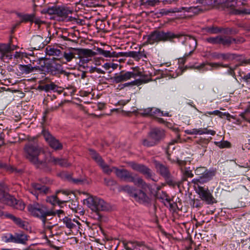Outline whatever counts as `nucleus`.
Here are the masks:
<instances>
[{
    "label": "nucleus",
    "instance_id": "obj_41",
    "mask_svg": "<svg viewBox=\"0 0 250 250\" xmlns=\"http://www.w3.org/2000/svg\"><path fill=\"white\" fill-rule=\"evenodd\" d=\"M98 165L102 168L104 172L106 174H110L113 171H114V169L113 168V167L110 168L109 166L105 164L103 160Z\"/></svg>",
    "mask_w": 250,
    "mask_h": 250
},
{
    "label": "nucleus",
    "instance_id": "obj_7",
    "mask_svg": "<svg viewBox=\"0 0 250 250\" xmlns=\"http://www.w3.org/2000/svg\"><path fill=\"white\" fill-rule=\"evenodd\" d=\"M27 209L31 215L44 221L45 218L50 216L54 212L49 209L45 205L34 202L29 204Z\"/></svg>",
    "mask_w": 250,
    "mask_h": 250
},
{
    "label": "nucleus",
    "instance_id": "obj_22",
    "mask_svg": "<svg viewBox=\"0 0 250 250\" xmlns=\"http://www.w3.org/2000/svg\"><path fill=\"white\" fill-rule=\"evenodd\" d=\"M155 167L157 172L164 178H168L170 176L168 168L165 165L158 162H155Z\"/></svg>",
    "mask_w": 250,
    "mask_h": 250
},
{
    "label": "nucleus",
    "instance_id": "obj_9",
    "mask_svg": "<svg viewBox=\"0 0 250 250\" xmlns=\"http://www.w3.org/2000/svg\"><path fill=\"white\" fill-rule=\"evenodd\" d=\"M82 193L88 196L86 199L83 200L84 203L93 211H97L107 209L106 203L103 199L89 195L85 192H83Z\"/></svg>",
    "mask_w": 250,
    "mask_h": 250
},
{
    "label": "nucleus",
    "instance_id": "obj_36",
    "mask_svg": "<svg viewBox=\"0 0 250 250\" xmlns=\"http://www.w3.org/2000/svg\"><path fill=\"white\" fill-rule=\"evenodd\" d=\"M142 144L144 146L146 147H151L157 144L152 138L149 133H148L147 138L142 140Z\"/></svg>",
    "mask_w": 250,
    "mask_h": 250
},
{
    "label": "nucleus",
    "instance_id": "obj_57",
    "mask_svg": "<svg viewBox=\"0 0 250 250\" xmlns=\"http://www.w3.org/2000/svg\"><path fill=\"white\" fill-rule=\"evenodd\" d=\"M185 132L188 135H197V129H187L185 131Z\"/></svg>",
    "mask_w": 250,
    "mask_h": 250
},
{
    "label": "nucleus",
    "instance_id": "obj_17",
    "mask_svg": "<svg viewBox=\"0 0 250 250\" xmlns=\"http://www.w3.org/2000/svg\"><path fill=\"white\" fill-rule=\"evenodd\" d=\"M39 66H32L31 64H19L18 65V75L21 76L23 74H28L34 70H40Z\"/></svg>",
    "mask_w": 250,
    "mask_h": 250
},
{
    "label": "nucleus",
    "instance_id": "obj_1",
    "mask_svg": "<svg viewBox=\"0 0 250 250\" xmlns=\"http://www.w3.org/2000/svg\"><path fill=\"white\" fill-rule=\"evenodd\" d=\"M24 151L25 158L37 166L45 163V159L41 158L42 155H44V153L37 145L28 143L25 145Z\"/></svg>",
    "mask_w": 250,
    "mask_h": 250
},
{
    "label": "nucleus",
    "instance_id": "obj_3",
    "mask_svg": "<svg viewBox=\"0 0 250 250\" xmlns=\"http://www.w3.org/2000/svg\"><path fill=\"white\" fill-rule=\"evenodd\" d=\"M96 51L97 52H95L91 49L85 48L78 49L79 65L84 67V65L91 61L92 58L97 54L102 55L106 58H111L112 56L110 51L104 50L101 48L97 47Z\"/></svg>",
    "mask_w": 250,
    "mask_h": 250
},
{
    "label": "nucleus",
    "instance_id": "obj_27",
    "mask_svg": "<svg viewBox=\"0 0 250 250\" xmlns=\"http://www.w3.org/2000/svg\"><path fill=\"white\" fill-rule=\"evenodd\" d=\"M59 194L48 196L46 198V201L53 205L56 204L61 206L62 204L66 203L69 201V198H67L65 200H60L59 197Z\"/></svg>",
    "mask_w": 250,
    "mask_h": 250
},
{
    "label": "nucleus",
    "instance_id": "obj_44",
    "mask_svg": "<svg viewBox=\"0 0 250 250\" xmlns=\"http://www.w3.org/2000/svg\"><path fill=\"white\" fill-rule=\"evenodd\" d=\"M220 35L216 37H211L205 39V41L212 44H219Z\"/></svg>",
    "mask_w": 250,
    "mask_h": 250
},
{
    "label": "nucleus",
    "instance_id": "obj_52",
    "mask_svg": "<svg viewBox=\"0 0 250 250\" xmlns=\"http://www.w3.org/2000/svg\"><path fill=\"white\" fill-rule=\"evenodd\" d=\"M50 210L54 212L53 214L50 215V216H55L57 215L60 219H61V218L64 215V212L62 210L59 209L54 210L52 209H50Z\"/></svg>",
    "mask_w": 250,
    "mask_h": 250
},
{
    "label": "nucleus",
    "instance_id": "obj_43",
    "mask_svg": "<svg viewBox=\"0 0 250 250\" xmlns=\"http://www.w3.org/2000/svg\"><path fill=\"white\" fill-rule=\"evenodd\" d=\"M89 151L90 156L98 163V164L103 160L99 154L95 150L93 149H89Z\"/></svg>",
    "mask_w": 250,
    "mask_h": 250
},
{
    "label": "nucleus",
    "instance_id": "obj_28",
    "mask_svg": "<svg viewBox=\"0 0 250 250\" xmlns=\"http://www.w3.org/2000/svg\"><path fill=\"white\" fill-rule=\"evenodd\" d=\"M48 72L53 75L62 73V66L58 63H51L48 67Z\"/></svg>",
    "mask_w": 250,
    "mask_h": 250
},
{
    "label": "nucleus",
    "instance_id": "obj_30",
    "mask_svg": "<svg viewBox=\"0 0 250 250\" xmlns=\"http://www.w3.org/2000/svg\"><path fill=\"white\" fill-rule=\"evenodd\" d=\"M197 3L201 4L206 9L216 8V0H197Z\"/></svg>",
    "mask_w": 250,
    "mask_h": 250
},
{
    "label": "nucleus",
    "instance_id": "obj_45",
    "mask_svg": "<svg viewBox=\"0 0 250 250\" xmlns=\"http://www.w3.org/2000/svg\"><path fill=\"white\" fill-rule=\"evenodd\" d=\"M60 88L58 85L51 83L49 84H46L43 86V90L45 91H48L49 90H53L54 91H57V89Z\"/></svg>",
    "mask_w": 250,
    "mask_h": 250
},
{
    "label": "nucleus",
    "instance_id": "obj_39",
    "mask_svg": "<svg viewBox=\"0 0 250 250\" xmlns=\"http://www.w3.org/2000/svg\"><path fill=\"white\" fill-rule=\"evenodd\" d=\"M63 104V102H61L60 103H59L57 104H55L54 106H52L50 107H47L45 109L44 113H43V117L44 118L46 117V116L49 113L51 112H54L55 111H57L59 107L62 106Z\"/></svg>",
    "mask_w": 250,
    "mask_h": 250
},
{
    "label": "nucleus",
    "instance_id": "obj_16",
    "mask_svg": "<svg viewBox=\"0 0 250 250\" xmlns=\"http://www.w3.org/2000/svg\"><path fill=\"white\" fill-rule=\"evenodd\" d=\"M62 221L66 227L72 230L78 231L80 228L81 223L77 219L64 217L62 218Z\"/></svg>",
    "mask_w": 250,
    "mask_h": 250
},
{
    "label": "nucleus",
    "instance_id": "obj_10",
    "mask_svg": "<svg viewBox=\"0 0 250 250\" xmlns=\"http://www.w3.org/2000/svg\"><path fill=\"white\" fill-rule=\"evenodd\" d=\"M194 188L199 197L207 204L212 205L216 203V201L207 187L205 188L200 186L198 187H194Z\"/></svg>",
    "mask_w": 250,
    "mask_h": 250
},
{
    "label": "nucleus",
    "instance_id": "obj_26",
    "mask_svg": "<svg viewBox=\"0 0 250 250\" xmlns=\"http://www.w3.org/2000/svg\"><path fill=\"white\" fill-rule=\"evenodd\" d=\"M49 162L54 165H59L61 167H67L71 165V163L66 159L55 158L53 156L50 157Z\"/></svg>",
    "mask_w": 250,
    "mask_h": 250
},
{
    "label": "nucleus",
    "instance_id": "obj_11",
    "mask_svg": "<svg viewBox=\"0 0 250 250\" xmlns=\"http://www.w3.org/2000/svg\"><path fill=\"white\" fill-rule=\"evenodd\" d=\"M138 76V75L134 71H126L125 72L122 71L119 73L115 74L110 78V80L113 83H118L129 80L131 78H135Z\"/></svg>",
    "mask_w": 250,
    "mask_h": 250
},
{
    "label": "nucleus",
    "instance_id": "obj_49",
    "mask_svg": "<svg viewBox=\"0 0 250 250\" xmlns=\"http://www.w3.org/2000/svg\"><path fill=\"white\" fill-rule=\"evenodd\" d=\"M215 144L221 148L230 147V143L227 141L223 142H215Z\"/></svg>",
    "mask_w": 250,
    "mask_h": 250
},
{
    "label": "nucleus",
    "instance_id": "obj_59",
    "mask_svg": "<svg viewBox=\"0 0 250 250\" xmlns=\"http://www.w3.org/2000/svg\"><path fill=\"white\" fill-rule=\"evenodd\" d=\"M234 41H232V43L240 44L245 42V39L242 37H238L237 38H233Z\"/></svg>",
    "mask_w": 250,
    "mask_h": 250
},
{
    "label": "nucleus",
    "instance_id": "obj_14",
    "mask_svg": "<svg viewBox=\"0 0 250 250\" xmlns=\"http://www.w3.org/2000/svg\"><path fill=\"white\" fill-rule=\"evenodd\" d=\"M129 166L132 169L144 175L146 178L151 179L154 174L151 170L144 165L132 162Z\"/></svg>",
    "mask_w": 250,
    "mask_h": 250
},
{
    "label": "nucleus",
    "instance_id": "obj_29",
    "mask_svg": "<svg viewBox=\"0 0 250 250\" xmlns=\"http://www.w3.org/2000/svg\"><path fill=\"white\" fill-rule=\"evenodd\" d=\"M15 243L25 244L28 240V237L24 233H16L14 235Z\"/></svg>",
    "mask_w": 250,
    "mask_h": 250
},
{
    "label": "nucleus",
    "instance_id": "obj_54",
    "mask_svg": "<svg viewBox=\"0 0 250 250\" xmlns=\"http://www.w3.org/2000/svg\"><path fill=\"white\" fill-rule=\"evenodd\" d=\"M165 179H166L167 184L170 186L174 187L176 186H179L178 183L173 179H171L170 176H169L168 178Z\"/></svg>",
    "mask_w": 250,
    "mask_h": 250
},
{
    "label": "nucleus",
    "instance_id": "obj_13",
    "mask_svg": "<svg viewBox=\"0 0 250 250\" xmlns=\"http://www.w3.org/2000/svg\"><path fill=\"white\" fill-rule=\"evenodd\" d=\"M28 191L34 195L36 199H38L40 194H46L49 191V188L45 186H42L40 184L33 183L31 187L28 188Z\"/></svg>",
    "mask_w": 250,
    "mask_h": 250
},
{
    "label": "nucleus",
    "instance_id": "obj_20",
    "mask_svg": "<svg viewBox=\"0 0 250 250\" xmlns=\"http://www.w3.org/2000/svg\"><path fill=\"white\" fill-rule=\"evenodd\" d=\"M43 38L39 35L34 36L30 42V46L35 50H39L44 47Z\"/></svg>",
    "mask_w": 250,
    "mask_h": 250
},
{
    "label": "nucleus",
    "instance_id": "obj_31",
    "mask_svg": "<svg viewBox=\"0 0 250 250\" xmlns=\"http://www.w3.org/2000/svg\"><path fill=\"white\" fill-rule=\"evenodd\" d=\"M5 216L12 220L16 224L22 229H25L26 227V223L25 221H22L20 218L16 217L10 214H5Z\"/></svg>",
    "mask_w": 250,
    "mask_h": 250
},
{
    "label": "nucleus",
    "instance_id": "obj_56",
    "mask_svg": "<svg viewBox=\"0 0 250 250\" xmlns=\"http://www.w3.org/2000/svg\"><path fill=\"white\" fill-rule=\"evenodd\" d=\"M208 64L211 66V67L217 68L220 66L222 67H229V65L228 64H223L222 63H214V62H210L208 63Z\"/></svg>",
    "mask_w": 250,
    "mask_h": 250
},
{
    "label": "nucleus",
    "instance_id": "obj_51",
    "mask_svg": "<svg viewBox=\"0 0 250 250\" xmlns=\"http://www.w3.org/2000/svg\"><path fill=\"white\" fill-rule=\"evenodd\" d=\"M15 205L14 206H12L14 208L22 210L24 209L25 208V205L21 201H17L16 199V202L14 204Z\"/></svg>",
    "mask_w": 250,
    "mask_h": 250
},
{
    "label": "nucleus",
    "instance_id": "obj_21",
    "mask_svg": "<svg viewBox=\"0 0 250 250\" xmlns=\"http://www.w3.org/2000/svg\"><path fill=\"white\" fill-rule=\"evenodd\" d=\"M145 248L144 242L128 241L125 244L126 250H145Z\"/></svg>",
    "mask_w": 250,
    "mask_h": 250
},
{
    "label": "nucleus",
    "instance_id": "obj_12",
    "mask_svg": "<svg viewBox=\"0 0 250 250\" xmlns=\"http://www.w3.org/2000/svg\"><path fill=\"white\" fill-rule=\"evenodd\" d=\"M44 138L49 146L55 150H61L62 149V145L60 141L55 138L50 133L45 130L42 132Z\"/></svg>",
    "mask_w": 250,
    "mask_h": 250
},
{
    "label": "nucleus",
    "instance_id": "obj_63",
    "mask_svg": "<svg viewBox=\"0 0 250 250\" xmlns=\"http://www.w3.org/2000/svg\"><path fill=\"white\" fill-rule=\"evenodd\" d=\"M159 2V1L158 0H147L146 1V3L147 4V5L151 6H155Z\"/></svg>",
    "mask_w": 250,
    "mask_h": 250
},
{
    "label": "nucleus",
    "instance_id": "obj_60",
    "mask_svg": "<svg viewBox=\"0 0 250 250\" xmlns=\"http://www.w3.org/2000/svg\"><path fill=\"white\" fill-rule=\"evenodd\" d=\"M60 193L66 195V197L62 200H65L67 198H68V196L70 194V192L68 190H58L56 192L57 194H59ZM70 199V197H69Z\"/></svg>",
    "mask_w": 250,
    "mask_h": 250
},
{
    "label": "nucleus",
    "instance_id": "obj_25",
    "mask_svg": "<svg viewBox=\"0 0 250 250\" xmlns=\"http://www.w3.org/2000/svg\"><path fill=\"white\" fill-rule=\"evenodd\" d=\"M111 57H129L133 58L136 60L138 61V53L136 51H131L128 52H119L113 51L111 52Z\"/></svg>",
    "mask_w": 250,
    "mask_h": 250
},
{
    "label": "nucleus",
    "instance_id": "obj_8",
    "mask_svg": "<svg viewBox=\"0 0 250 250\" xmlns=\"http://www.w3.org/2000/svg\"><path fill=\"white\" fill-rule=\"evenodd\" d=\"M182 40L183 44H185L187 50H189L188 53H186L185 56L181 58L178 59V62L181 64H184L185 62L186 59L190 56L195 49L197 46V42L195 39L190 36L186 35H177V37Z\"/></svg>",
    "mask_w": 250,
    "mask_h": 250
},
{
    "label": "nucleus",
    "instance_id": "obj_38",
    "mask_svg": "<svg viewBox=\"0 0 250 250\" xmlns=\"http://www.w3.org/2000/svg\"><path fill=\"white\" fill-rule=\"evenodd\" d=\"M230 10V13L233 15H242V14H249L250 15V9H235L234 7H233L231 9H229Z\"/></svg>",
    "mask_w": 250,
    "mask_h": 250
},
{
    "label": "nucleus",
    "instance_id": "obj_5",
    "mask_svg": "<svg viewBox=\"0 0 250 250\" xmlns=\"http://www.w3.org/2000/svg\"><path fill=\"white\" fill-rule=\"evenodd\" d=\"M215 173V170L208 169L204 167H198L195 170V174L198 177L193 179L191 183L194 187H198L211 180Z\"/></svg>",
    "mask_w": 250,
    "mask_h": 250
},
{
    "label": "nucleus",
    "instance_id": "obj_46",
    "mask_svg": "<svg viewBox=\"0 0 250 250\" xmlns=\"http://www.w3.org/2000/svg\"><path fill=\"white\" fill-rule=\"evenodd\" d=\"M206 31L209 34H217L222 32V29L217 27L210 26L206 28Z\"/></svg>",
    "mask_w": 250,
    "mask_h": 250
},
{
    "label": "nucleus",
    "instance_id": "obj_40",
    "mask_svg": "<svg viewBox=\"0 0 250 250\" xmlns=\"http://www.w3.org/2000/svg\"><path fill=\"white\" fill-rule=\"evenodd\" d=\"M147 81H145L143 79H136L134 81H131L130 82L126 83H125L123 85V87H126L129 86H134V85H137L139 86L143 83H146Z\"/></svg>",
    "mask_w": 250,
    "mask_h": 250
},
{
    "label": "nucleus",
    "instance_id": "obj_2",
    "mask_svg": "<svg viewBox=\"0 0 250 250\" xmlns=\"http://www.w3.org/2000/svg\"><path fill=\"white\" fill-rule=\"evenodd\" d=\"M42 13L56 15L59 18V21L79 23V20L68 16L72 13V10L68 7L54 6L43 9Z\"/></svg>",
    "mask_w": 250,
    "mask_h": 250
},
{
    "label": "nucleus",
    "instance_id": "obj_50",
    "mask_svg": "<svg viewBox=\"0 0 250 250\" xmlns=\"http://www.w3.org/2000/svg\"><path fill=\"white\" fill-rule=\"evenodd\" d=\"M46 220L47 218H45L44 221H42V222L43 228L46 231L47 230H50L54 227V225L52 224L51 222L47 221Z\"/></svg>",
    "mask_w": 250,
    "mask_h": 250
},
{
    "label": "nucleus",
    "instance_id": "obj_42",
    "mask_svg": "<svg viewBox=\"0 0 250 250\" xmlns=\"http://www.w3.org/2000/svg\"><path fill=\"white\" fill-rule=\"evenodd\" d=\"M75 53L70 50H65L63 53V57L67 62H69L75 58Z\"/></svg>",
    "mask_w": 250,
    "mask_h": 250
},
{
    "label": "nucleus",
    "instance_id": "obj_64",
    "mask_svg": "<svg viewBox=\"0 0 250 250\" xmlns=\"http://www.w3.org/2000/svg\"><path fill=\"white\" fill-rule=\"evenodd\" d=\"M184 174L188 177H192L193 176V174L192 173V171L189 168H186L184 171Z\"/></svg>",
    "mask_w": 250,
    "mask_h": 250
},
{
    "label": "nucleus",
    "instance_id": "obj_62",
    "mask_svg": "<svg viewBox=\"0 0 250 250\" xmlns=\"http://www.w3.org/2000/svg\"><path fill=\"white\" fill-rule=\"evenodd\" d=\"M152 110V107H148L144 109L142 111V114L145 116L150 115L151 116V112Z\"/></svg>",
    "mask_w": 250,
    "mask_h": 250
},
{
    "label": "nucleus",
    "instance_id": "obj_61",
    "mask_svg": "<svg viewBox=\"0 0 250 250\" xmlns=\"http://www.w3.org/2000/svg\"><path fill=\"white\" fill-rule=\"evenodd\" d=\"M141 48H140V50H141ZM138 61L140 60L141 59L143 58H146L147 57H146V54L145 53V51H144V49H143V51H138Z\"/></svg>",
    "mask_w": 250,
    "mask_h": 250
},
{
    "label": "nucleus",
    "instance_id": "obj_15",
    "mask_svg": "<svg viewBox=\"0 0 250 250\" xmlns=\"http://www.w3.org/2000/svg\"><path fill=\"white\" fill-rule=\"evenodd\" d=\"M238 0H216V8L221 10H229L235 7Z\"/></svg>",
    "mask_w": 250,
    "mask_h": 250
},
{
    "label": "nucleus",
    "instance_id": "obj_32",
    "mask_svg": "<svg viewBox=\"0 0 250 250\" xmlns=\"http://www.w3.org/2000/svg\"><path fill=\"white\" fill-rule=\"evenodd\" d=\"M234 55L230 53H214L212 54V56L213 58L216 59H222L224 60H229L231 59L234 58Z\"/></svg>",
    "mask_w": 250,
    "mask_h": 250
},
{
    "label": "nucleus",
    "instance_id": "obj_37",
    "mask_svg": "<svg viewBox=\"0 0 250 250\" xmlns=\"http://www.w3.org/2000/svg\"><path fill=\"white\" fill-rule=\"evenodd\" d=\"M13 50L14 48H12L10 43L0 44V53L1 57H3L7 53Z\"/></svg>",
    "mask_w": 250,
    "mask_h": 250
},
{
    "label": "nucleus",
    "instance_id": "obj_34",
    "mask_svg": "<svg viewBox=\"0 0 250 250\" xmlns=\"http://www.w3.org/2000/svg\"><path fill=\"white\" fill-rule=\"evenodd\" d=\"M120 189L121 190L126 192L132 198L134 197V195L136 194L138 190L135 187L129 185L122 186L120 187Z\"/></svg>",
    "mask_w": 250,
    "mask_h": 250
},
{
    "label": "nucleus",
    "instance_id": "obj_4",
    "mask_svg": "<svg viewBox=\"0 0 250 250\" xmlns=\"http://www.w3.org/2000/svg\"><path fill=\"white\" fill-rule=\"evenodd\" d=\"M177 37V35L174 34L171 32H165L160 30H155L151 32L147 36H144L143 39H146L142 46H145L147 44H153L155 42H166L170 41L171 40Z\"/></svg>",
    "mask_w": 250,
    "mask_h": 250
},
{
    "label": "nucleus",
    "instance_id": "obj_53",
    "mask_svg": "<svg viewBox=\"0 0 250 250\" xmlns=\"http://www.w3.org/2000/svg\"><path fill=\"white\" fill-rule=\"evenodd\" d=\"M212 113H213V115H217L220 118H223L224 116H227V117H229L230 116V114L228 112H222L220 111L219 110H216L212 111Z\"/></svg>",
    "mask_w": 250,
    "mask_h": 250
},
{
    "label": "nucleus",
    "instance_id": "obj_23",
    "mask_svg": "<svg viewBox=\"0 0 250 250\" xmlns=\"http://www.w3.org/2000/svg\"><path fill=\"white\" fill-rule=\"evenodd\" d=\"M149 133L157 144H158L165 136L164 130L160 128H154Z\"/></svg>",
    "mask_w": 250,
    "mask_h": 250
},
{
    "label": "nucleus",
    "instance_id": "obj_6",
    "mask_svg": "<svg viewBox=\"0 0 250 250\" xmlns=\"http://www.w3.org/2000/svg\"><path fill=\"white\" fill-rule=\"evenodd\" d=\"M114 172L119 178L126 182H132L135 185L141 186L143 188L147 187V184L141 177L133 175L132 173L125 169H119L116 167H113Z\"/></svg>",
    "mask_w": 250,
    "mask_h": 250
},
{
    "label": "nucleus",
    "instance_id": "obj_47",
    "mask_svg": "<svg viewBox=\"0 0 250 250\" xmlns=\"http://www.w3.org/2000/svg\"><path fill=\"white\" fill-rule=\"evenodd\" d=\"M166 115H164L163 112L161 111L159 109L152 107L151 116L157 117L159 116H163Z\"/></svg>",
    "mask_w": 250,
    "mask_h": 250
},
{
    "label": "nucleus",
    "instance_id": "obj_58",
    "mask_svg": "<svg viewBox=\"0 0 250 250\" xmlns=\"http://www.w3.org/2000/svg\"><path fill=\"white\" fill-rule=\"evenodd\" d=\"M0 168H4L7 170L10 171H13V168L11 166H8L5 163H2L1 162H0Z\"/></svg>",
    "mask_w": 250,
    "mask_h": 250
},
{
    "label": "nucleus",
    "instance_id": "obj_48",
    "mask_svg": "<svg viewBox=\"0 0 250 250\" xmlns=\"http://www.w3.org/2000/svg\"><path fill=\"white\" fill-rule=\"evenodd\" d=\"M2 240L5 243L13 242L15 243L14 236L11 233H8L2 236Z\"/></svg>",
    "mask_w": 250,
    "mask_h": 250
},
{
    "label": "nucleus",
    "instance_id": "obj_18",
    "mask_svg": "<svg viewBox=\"0 0 250 250\" xmlns=\"http://www.w3.org/2000/svg\"><path fill=\"white\" fill-rule=\"evenodd\" d=\"M5 187L3 191H0V201L4 204L10 206H14L16 202V199L9 194L5 192Z\"/></svg>",
    "mask_w": 250,
    "mask_h": 250
},
{
    "label": "nucleus",
    "instance_id": "obj_33",
    "mask_svg": "<svg viewBox=\"0 0 250 250\" xmlns=\"http://www.w3.org/2000/svg\"><path fill=\"white\" fill-rule=\"evenodd\" d=\"M46 55L55 56L60 57L62 55L61 51L60 49L55 48L51 46H48L45 48Z\"/></svg>",
    "mask_w": 250,
    "mask_h": 250
},
{
    "label": "nucleus",
    "instance_id": "obj_55",
    "mask_svg": "<svg viewBox=\"0 0 250 250\" xmlns=\"http://www.w3.org/2000/svg\"><path fill=\"white\" fill-rule=\"evenodd\" d=\"M14 57L16 59H23V58H27V54L24 52H16L14 55Z\"/></svg>",
    "mask_w": 250,
    "mask_h": 250
},
{
    "label": "nucleus",
    "instance_id": "obj_24",
    "mask_svg": "<svg viewBox=\"0 0 250 250\" xmlns=\"http://www.w3.org/2000/svg\"><path fill=\"white\" fill-rule=\"evenodd\" d=\"M133 199L140 203H148L149 201L148 196L142 190H137Z\"/></svg>",
    "mask_w": 250,
    "mask_h": 250
},
{
    "label": "nucleus",
    "instance_id": "obj_19",
    "mask_svg": "<svg viewBox=\"0 0 250 250\" xmlns=\"http://www.w3.org/2000/svg\"><path fill=\"white\" fill-rule=\"evenodd\" d=\"M21 22H34L36 24L40 25L42 23V21L40 20L39 17L36 16L35 12L28 14H23L20 16Z\"/></svg>",
    "mask_w": 250,
    "mask_h": 250
},
{
    "label": "nucleus",
    "instance_id": "obj_35",
    "mask_svg": "<svg viewBox=\"0 0 250 250\" xmlns=\"http://www.w3.org/2000/svg\"><path fill=\"white\" fill-rule=\"evenodd\" d=\"M232 41H234L233 38L230 36L220 35V43L224 46L229 47L232 44Z\"/></svg>",
    "mask_w": 250,
    "mask_h": 250
}]
</instances>
